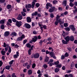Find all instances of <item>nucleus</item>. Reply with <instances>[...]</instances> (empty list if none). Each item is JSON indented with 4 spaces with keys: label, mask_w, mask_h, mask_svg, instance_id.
Returning <instances> with one entry per match:
<instances>
[{
    "label": "nucleus",
    "mask_w": 77,
    "mask_h": 77,
    "mask_svg": "<svg viewBox=\"0 0 77 77\" xmlns=\"http://www.w3.org/2000/svg\"><path fill=\"white\" fill-rule=\"evenodd\" d=\"M60 17V16L57 15L56 17V21L55 22V25H57L59 23L60 24H63L64 22L62 21V20L60 19H59Z\"/></svg>",
    "instance_id": "nucleus-1"
},
{
    "label": "nucleus",
    "mask_w": 77,
    "mask_h": 77,
    "mask_svg": "<svg viewBox=\"0 0 77 77\" xmlns=\"http://www.w3.org/2000/svg\"><path fill=\"white\" fill-rule=\"evenodd\" d=\"M16 25L17 26V27H20V26H21V25H22V22L21 21H16Z\"/></svg>",
    "instance_id": "nucleus-2"
},
{
    "label": "nucleus",
    "mask_w": 77,
    "mask_h": 77,
    "mask_svg": "<svg viewBox=\"0 0 77 77\" xmlns=\"http://www.w3.org/2000/svg\"><path fill=\"white\" fill-rule=\"evenodd\" d=\"M24 38H25V35H24V34H23L22 35L21 37H18L17 39V41H21Z\"/></svg>",
    "instance_id": "nucleus-3"
},
{
    "label": "nucleus",
    "mask_w": 77,
    "mask_h": 77,
    "mask_svg": "<svg viewBox=\"0 0 77 77\" xmlns=\"http://www.w3.org/2000/svg\"><path fill=\"white\" fill-rule=\"evenodd\" d=\"M39 54H36L35 55H32L31 56V58H33V57H34V58H39Z\"/></svg>",
    "instance_id": "nucleus-4"
},
{
    "label": "nucleus",
    "mask_w": 77,
    "mask_h": 77,
    "mask_svg": "<svg viewBox=\"0 0 77 77\" xmlns=\"http://www.w3.org/2000/svg\"><path fill=\"white\" fill-rule=\"evenodd\" d=\"M49 54L50 56L52 57H53L54 59H56V57L54 55V54L53 52H50Z\"/></svg>",
    "instance_id": "nucleus-5"
},
{
    "label": "nucleus",
    "mask_w": 77,
    "mask_h": 77,
    "mask_svg": "<svg viewBox=\"0 0 77 77\" xmlns=\"http://www.w3.org/2000/svg\"><path fill=\"white\" fill-rule=\"evenodd\" d=\"M18 20H21L23 19V16L21 14H20L17 18Z\"/></svg>",
    "instance_id": "nucleus-6"
},
{
    "label": "nucleus",
    "mask_w": 77,
    "mask_h": 77,
    "mask_svg": "<svg viewBox=\"0 0 77 77\" xmlns=\"http://www.w3.org/2000/svg\"><path fill=\"white\" fill-rule=\"evenodd\" d=\"M46 8L47 9H48L49 6H50V7H51H51L52 6V5H51L50 3H47L46 5Z\"/></svg>",
    "instance_id": "nucleus-7"
},
{
    "label": "nucleus",
    "mask_w": 77,
    "mask_h": 77,
    "mask_svg": "<svg viewBox=\"0 0 77 77\" xmlns=\"http://www.w3.org/2000/svg\"><path fill=\"white\" fill-rule=\"evenodd\" d=\"M25 26L27 29H30L31 27L30 25L28 23H25L24 24Z\"/></svg>",
    "instance_id": "nucleus-8"
},
{
    "label": "nucleus",
    "mask_w": 77,
    "mask_h": 77,
    "mask_svg": "<svg viewBox=\"0 0 77 77\" xmlns=\"http://www.w3.org/2000/svg\"><path fill=\"white\" fill-rule=\"evenodd\" d=\"M38 40V37L36 36H35L34 38H33L32 40V42H35V41H36V40Z\"/></svg>",
    "instance_id": "nucleus-9"
},
{
    "label": "nucleus",
    "mask_w": 77,
    "mask_h": 77,
    "mask_svg": "<svg viewBox=\"0 0 77 77\" xmlns=\"http://www.w3.org/2000/svg\"><path fill=\"white\" fill-rule=\"evenodd\" d=\"M19 56V52L17 51L16 52V54L14 55V58H17Z\"/></svg>",
    "instance_id": "nucleus-10"
},
{
    "label": "nucleus",
    "mask_w": 77,
    "mask_h": 77,
    "mask_svg": "<svg viewBox=\"0 0 77 77\" xmlns=\"http://www.w3.org/2000/svg\"><path fill=\"white\" fill-rule=\"evenodd\" d=\"M26 21L28 23H30L32 21V19H31V18L30 17H27V20Z\"/></svg>",
    "instance_id": "nucleus-11"
},
{
    "label": "nucleus",
    "mask_w": 77,
    "mask_h": 77,
    "mask_svg": "<svg viewBox=\"0 0 77 77\" xmlns=\"http://www.w3.org/2000/svg\"><path fill=\"white\" fill-rule=\"evenodd\" d=\"M9 34H10L9 31H6L5 32L4 36H8V35H9Z\"/></svg>",
    "instance_id": "nucleus-12"
},
{
    "label": "nucleus",
    "mask_w": 77,
    "mask_h": 77,
    "mask_svg": "<svg viewBox=\"0 0 77 77\" xmlns=\"http://www.w3.org/2000/svg\"><path fill=\"white\" fill-rule=\"evenodd\" d=\"M54 9H55V7H52V8L49 10V12H50L51 13L53 12V11H54Z\"/></svg>",
    "instance_id": "nucleus-13"
},
{
    "label": "nucleus",
    "mask_w": 77,
    "mask_h": 77,
    "mask_svg": "<svg viewBox=\"0 0 77 77\" xmlns=\"http://www.w3.org/2000/svg\"><path fill=\"white\" fill-rule=\"evenodd\" d=\"M64 39L66 40V42H69V41L70 38L69 36H67L64 38Z\"/></svg>",
    "instance_id": "nucleus-14"
},
{
    "label": "nucleus",
    "mask_w": 77,
    "mask_h": 77,
    "mask_svg": "<svg viewBox=\"0 0 77 77\" xmlns=\"http://www.w3.org/2000/svg\"><path fill=\"white\" fill-rule=\"evenodd\" d=\"M36 2V0H33V2H32V8H33L34 6H35V3Z\"/></svg>",
    "instance_id": "nucleus-15"
},
{
    "label": "nucleus",
    "mask_w": 77,
    "mask_h": 77,
    "mask_svg": "<svg viewBox=\"0 0 77 77\" xmlns=\"http://www.w3.org/2000/svg\"><path fill=\"white\" fill-rule=\"evenodd\" d=\"M70 28L72 30H73V31H74V30H75V28H74V26L72 25H70Z\"/></svg>",
    "instance_id": "nucleus-16"
},
{
    "label": "nucleus",
    "mask_w": 77,
    "mask_h": 77,
    "mask_svg": "<svg viewBox=\"0 0 77 77\" xmlns=\"http://www.w3.org/2000/svg\"><path fill=\"white\" fill-rule=\"evenodd\" d=\"M32 7V5L30 4H28L26 5V8L27 9V8H30Z\"/></svg>",
    "instance_id": "nucleus-17"
},
{
    "label": "nucleus",
    "mask_w": 77,
    "mask_h": 77,
    "mask_svg": "<svg viewBox=\"0 0 77 77\" xmlns=\"http://www.w3.org/2000/svg\"><path fill=\"white\" fill-rule=\"evenodd\" d=\"M11 36H17V33L14 32H11Z\"/></svg>",
    "instance_id": "nucleus-18"
},
{
    "label": "nucleus",
    "mask_w": 77,
    "mask_h": 77,
    "mask_svg": "<svg viewBox=\"0 0 77 77\" xmlns=\"http://www.w3.org/2000/svg\"><path fill=\"white\" fill-rule=\"evenodd\" d=\"M49 60V57H47V56H46L45 59V62H47Z\"/></svg>",
    "instance_id": "nucleus-19"
},
{
    "label": "nucleus",
    "mask_w": 77,
    "mask_h": 77,
    "mask_svg": "<svg viewBox=\"0 0 77 77\" xmlns=\"http://www.w3.org/2000/svg\"><path fill=\"white\" fill-rule=\"evenodd\" d=\"M54 64L55 65H57L59 63V61H57L54 63Z\"/></svg>",
    "instance_id": "nucleus-20"
},
{
    "label": "nucleus",
    "mask_w": 77,
    "mask_h": 77,
    "mask_svg": "<svg viewBox=\"0 0 77 77\" xmlns=\"http://www.w3.org/2000/svg\"><path fill=\"white\" fill-rule=\"evenodd\" d=\"M28 73L29 75H30L32 73V71L31 70H29L28 71Z\"/></svg>",
    "instance_id": "nucleus-21"
},
{
    "label": "nucleus",
    "mask_w": 77,
    "mask_h": 77,
    "mask_svg": "<svg viewBox=\"0 0 77 77\" xmlns=\"http://www.w3.org/2000/svg\"><path fill=\"white\" fill-rule=\"evenodd\" d=\"M11 67V66H7L5 67V69H10V67Z\"/></svg>",
    "instance_id": "nucleus-22"
},
{
    "label": "nucleus",
    "mask_w": 77,
    "mask_h": 77,
    "mask_svg": "<svg viewBox=\"0 0 77 77\" xmlns=\"http://www.w3.org/2000/svg\"><path fill=\"white\" fill-rule=\"evenodd\" d=\"M37 14H38V13L36 12H35L34 13L32 14V16H35L37 15Z\"/></svg>",
    "instance_id": "nucleus-23"
},
{
    "label": "nucleus",
    "mask_w": 77,
    "mask_h": 77,
    "mask_svg": "<svg viewBox=\"0 0 77 77\" xmlns=\"http://www.w3.org/2000/svg\"><path fill=\"white\" fill-rule=\"evenodd\" d=\"M11 5H8L7 7V8L8 9H11Z\"/></svg>",
    "instance_id": "nucleus-24"
},
{
    "label": "nucleus",
    "mask_w": 77,
    "mask_h": 77,
    "mask_svg": "<svg viewBox=\"0 0 77 77\" xmlns=\"http://www.w3.org/2000/svg\"><path fill=\"white\" fill-rule=\"evenodd\" d=\"M54 61V60L53 59H51L49 60V63H48V64H49L50 63H52L53 62V61Z\"/></svg>",
    "instance_id": "nucleus-25"
},
{
    "label": "nucleus",
    "mask_w": 77,
    "mask_h": 77,
    "mask_svg": "<svg viewBox=\"0 0 77 77\" xmlns=\"http://www.w3.org/2000/svg\"><path fill=\"white\" fill-rule=\"evenodd\" d=\"M63 5L65 6H66V1H64L63 3Z\"/></svg>",
    "instance_id": "nucleus-26"
},
{
    "label": "nucleus",
    "mask_w": 77,
    "mask_h": 77,
    "mask_svg": "<svg viewBox=\"0 0 77 77\" xmlns=\"http://www.w3.org/2000/svg\"><path fill=\"white\" fill-rule=\"evenodd\" d=\"M70 41H73L74 40V37H73V36H71L70 38Z\"/></svg>",
    "instance_id": "nucleus-27"
},
{
    "label": "nucleus",
    "mask_w": 77,
    "mask_h": 77,
    "mask_svg": "<svg viewBox=\"0 0 77 77\" xmlns=\"http://www.w3.org/2000/svg\"><path fill=\"white\" fill-rule=\"evenodd\" d=\"M21 14L23 17H25V16L26 15V13H24L23 11L22 12Z\"/></svg>",
    "instance_id": "nucleus-28"
},
{
    "label": "nucleus",
    "mask_w": 77,
    "mask_h": 77,
    "mask_svg": "<svg viewBox=\"0 0 77 77\" xmlns=\"http://www.w3.org/2000/svg\"><path fill=\"white\" fill-rule=\"evenodd\" d=\"M31 51H32V49H30L28 51V54L29 55H30L32 53L31 52Z\"/></svg>",
    "instance_id": "nucleus-29"
},
{
    "label": "nucleus",
    "mask_w": 77,
    "mask_h": 77,
    "mask_svg": "<svg viewBox=\"0 0 77 77\" xmlns=\"http://www.w3.org/2000/svg\"><path fill=\"white\" fill-rule=\"evenodd\" d=\"M8 47L9 45H7L5 43H4V47Z\"/></svg>",
    "instance_id": "nucleus-30"
},
{
    "label": "nucleus",
    "mask_w": 77,
    "mask_h": 77,
    "mask_svg": "<svg viewBox=\"0 0 77 77\" xmlns=\"http://www.w3.org/2000/svg\"><path fill=\"white\" fill-rule=\"evenodd\" d=\"M54 71L55 72H57L59 71V69L57 68L55 69Z\"/></svg>",
    "instance_id": "nucleus-31"
},
{
    "label": "nucleus",
    "mask_w": 77,
    "mask_h": 77,
    "mask_svg": "<svg viewBox=\"0 0 77 77\" xmlns=\"http://www.w3.org/2000/svg\"><path fill=\"white\" fill-rule=\"evenodd\" d=\"M43 68H44L45 69H46V68H47V67H48V66L47 65L45 64L43 66Z\"/></svg>",
    "instance_id": "nucleus-32"
},
{
    "label": "nucleus",
    "mask_w": 77,
    "mask_h": 77,
    "mask_svg": "<svg viewBox=\"0 0 77 77\" xmlns=\"http://www.w3.org/2000/svg\"><path fill=\"white\" fill-rule=\"evenodd\" d=\"M26 46L27 47H29V48H30L31 47V45L29 43H28L26 44Z\"/></svg>",
    "instance_id": "nucleus-33"
},
{
    "label": "nucleus",
    "mask_w": 77,
    "mask_h": 77,
    "mask_svg": "<svg viewBox=\"0 0 77 77\" xmlns=\"http://www.w3.org/2000/svg\"><path fill=\"white\" fill-rule=\"evenodd\" d=\"M56 67H57V68H61V67H62V64H58L57 66H56Z\"/></svg>",
    "instance_id": "nucleus-34"
},
{
    "label": "nucleus",
    "mask_w": 77,
    "mask_h": 77,
    "mask_svg": "<svg viewBox=\"0 0 77 77\" xmlns=\"http://www.w3.org/2000/svg\"><path fill=\"white\" fill-rule=\"evenodd\" d=\"M11 76L12 77H17V76L15 75V73H13L11 74Z\"/></svg>",
    "instance_id": "nucleus-35"
},
{
    "label": "nucleus",
    "mask_w": 77,
    "mask_h": 77,
    "mask_svg": "<svg viewBox=\"0 0 77 77\" xmlns=\"http://www.w3.org/2000/svg\"><path fill=\"white\" fill-rule=\"evenodd\" d=\"M62 42L63 44H67V42L65 41L64 40H63Z\"/></svg>",
    "instance_id": "nucleus-36"
},
{
    "label": "nucleus",
    "mask_w": 77,
    "mask_h": 77,
    "mask_svg": "<svg viewBox=\"0 0 77 77\" xmlns=\"http://www.w3.org/2000/svg\"><path fill=\"white\" fill-rule=\"evenodd\" d=\"M5 53L6 52L5 51H1V53L2 55H5Z\"/></svg>",
    "instance_id": "nucleus-37"
},
{
    "label": "nucleus",
    "mask_w": 77,
    "mask_h": 77,
    "mask_svg": "<svg viewBox=\"0 0 77 77\" xmlns=\"http://www.w3.org/2000/svg\"><path fill=\"white\" fill-rule=\"evenodd\" d=\"M74 4H73L72 2H71L69 4V5L71 6V7H73V6H74Z\"/></svg>",
    "instance_id": "nucleus-38"
},
{
    "label": "nucleus",
    "mask_w": 77,
    "mask_h": 77,
    "mask_svg": "<svg viewBox=\"0 0 77 77\" xmlns=\"http://www.w3.org/2000/svg\"><path fill=\"white\" fill-rule=\"evenodd\" d=\"M9 47V49H8V52L9 53H11V48L10 47Z\"/></svg>",
    "instance_id": "nucleus-39"
},
{
    "label": "nucleus",
    "mask_w": 77,
    "mask_h": 77,
    "mask_svg": "<svg viewBox=\"0 0 77 77\" xmlns=\"http://www.w3.org/2000/svg\"><path fill=\"white\" fill-rule=\"evenodd\" d=\"M0 24H4L5 23V20H1L0 21Z\"/></svg>",
    "instance_id": "nucleus-40"
},
{
    "label": "nucleus",
    "mask_w": 77,
    "mask_h": 77,
    "mask_svg": "<svg viewBox=\"0 0 77 77\" xmlns=\"http://www.w3.org/2000/svg\"><path fill=\"white\" fill-rule=\"evenodd\" d=\"M36 66V64L33 63L32 66V68H35V66Z\"/></svg>",
    "instance_id": "nucleus-41"
},
{
    "label": "nucleus",
    "mask_w": 77,
    "mask_h": 77,
    "mask_svg": "<svg viewBox=\"0 0 77 77\" xmlns=\"http://www.w3.org/2000/svg\"><path fill=\"white\" fill-rule=\"evenodd\" d=\"M71 66L72 68L74 66V62H72V63L71 64Z\"/></svg>",
    "instance_id": "nucleus-42"
},
{
    "label": "nucleus",
    "mask_w": 77,
    "mask_h": 77,
    "mask_svg": "<svg viewBox=\"0 0 77 77\" xmlns=\"http://www.w3.org/2000/svg\"><path fill=\"white\" fill-rule=\"evenodd\" d=\"M14 60H12L11 61V62H9V64L10 65H12V64L14 62Z\"/></svg>",
    "instance_id": "nucleus-43"
},
{
    "label": "nucleus",
    "mask_w": 77,
    "mask_h": 77,
    "mask_svg": "<svg viewBox=\"0 0 77 77\" xmlns=\"http://www.w3.org/2000/svg\"><path fill=\"white\" fill-rule=\"evenodd\" d=\"M65 29L67 31H69V30H70V29H69V28L68 27H67L65 28Z\"/></svg>",
    "instance_id": "nucleus-44"
},
{
    "label": "nucleus",
    "mask_w": 77,
    "mask_h": 77,
    "mask_svg": "<svg viewBox=\"0 0 77 77\" xmlns=\"http://www.w3.org/2000/svg\"><path fill=\"white\" fill-rule=\"evenodd\" d=\"M64 27H68V24L67 23H65L64 24Z\"/></svg>",
    "instance_id": "nucleus-45"
},
{
    "label": "nucleus",
    "mask_w": 77,
    "mask_h": 77,
    "mask_svg": "<svg viewBox=\"0 0 77 77\" xmlns=\"http://www.w3.org/2000/svg\"><path fill=\"white\" fill-rule=\"evenodd\" d=\"M57 1H54L53 2V3L54 4H56V3H57Z\"/></svg>",
    "instance_id": "nucleus-46"
},
{
    "label": "nucleus",
    "mask_w": 77,
    "mask_h": 77,
    "mask_svg": "<svg viewBox=\"0 0 77 77\" xmlns=\"http://www.w3.org/2000/svg\"><path fill=\"white\" fill-rule=\"evenodd\" d=\"M69 55L67 53H66L65 54V57H68Z\"/></svg>",
    "instance_id": "nucleus-47"
},
{
    "label": "nucleus",
    "mask_w": 77,
    "mask_h": 77,
    "mask_svg": "<svg viewBox=\"0 0 77 77\" xmlns=\"http://www.w3.org/2000/svg\"><path fill=\"white\" fill-rule=\"evenodd\" d=\"M37 32H36L35 31H34L33 32V34H34V35H36L37 33Z\"/></svg>",
    "instance_id": "nucleus-48"
},
{
    "label": "nucleus",
    "mask_w": 77,
    "mask_h": 77,
    "mask_svg": "<svg viewBox=\"0 0 77 77\" xmlns=\"http://www.w3.org/2000/svg\"><path fill=\"white\" fill-rule=\"evenodd\" d=\"M45 41H46V40H45V39L43 41H41L39 43H40V44H42V42H45Z\"/></svg>",
    "instance_id": "nucleus-49"
},
{
    "label": "nucleus",
    "mask_w": 77,
    "mask_h": 77,
    "mask_svg": "<svg viewBox=\"0 0 77 77\" xmlns=\"http://www.w3.org/2000/svg\"><path fill=\"white\" fill-rule=\"evenodd\" d=\"M4 28H5V26H4V25H2L1 26V29H4Z\"/></svg>",
    "instance_id": "nucleus-50"
},
{
    "label": "nucleus",
    "mask_w": 77,
    "mask_h": 77,
    "mask_svg": "<svg viewBox=\"0 0 77 77\" xmlns=\"http://www.w3.org/2000/svg\"><path fill=\"white\" fill-rule=\"evenodd\" d=\"M27 65H28V63H24L23 64V66H27Z\"/></svg>",
    "instance_id": "nucleus-51"
},
{
    "label": "nucleus",
    "mask_w": 77,
    "mask_h": 77,
    "mask_svg": "<svg viewBox=\"0 0 77 77\" xmlns=\"http://www.w3.org/2000/svg\"><path fill=\"white\" fill-rule=\"evenodd\" d=\"M65 32H63L62 34V36H63L64 37H65Z\"/></svg>",
    "instance_id": "nucleus-52"
},
{
    "label": "nucleus",
    "mask_w": 77,
    "mask_h": 77,
    "mask_svg": "<svg viewBox=\"0 0 77 77\" xmlns=\"http://www.w3.org/2000/svg\"><path fill=\"white\" fill-rule=\"evenodd\" d=\"M50 16L51 18H53V17H54V15H53V14H51Z\"/></svg>",
    "instance_id": "nucleus-53"
},
{
    "label": "nucleus",
    "mask_w": 77,
    "mask_h": 77,
    "mask_svg": "<svg viewBox=\"0 0 77 77\" xmlns=\"http://www.w3.org/2000/svg\"><path fill=\"white\" fill-rule=\"evenodd\" d=\"M3 65V62L2 61H0V66H2Z\"/></svg>",
    "instance_id": "nucleus-54"
},
{
    "label": "nucleus",
    "mask_w": 77,
    "mask_h": 77,
    "mask_svg": "<svg viewBox=\"0 0 77 77\" xmlns=\"http://www.w3.org/2000/svg\"><path fill=\"white\" fill-rule=\"evenodd\" d=\"M12 21L13 22H14L15 23L16 22L17 20H15V18H13L12 19Z\"/></svg>",
    "instance_id": "nucleus-55"
},
{
    "label": "nucleus",
    "mask_w": 77,
    "mask_h": 77,
    "mask_svg": "<svg viewBox=\"0 0 77 77\" xmlns=\"http://www.w3.org/2000/svg\"><path fill=\"white\" fill-rule=\"evenodd\" d=\"M27 69H29L30 68V65H28L27 66Z\"/></svg>",
    "instance_id": "nucleus-56"
},
{
    "label": "nucleus",
    "mask_w": 77,
    "mask_h": 77,
    "mask_svg": "<svg viewBox=\"0 0 77 77\" xmlns=\"http://www.w3.org/2000/svg\"><path fill=\"white\" fill-rule=\"evenodd\" d=\"M5 2V0H0V2L1 3H4Z\"/></svg>",
    "instance_id": "nucleus-57"
},
{
    "label": "nucleus",
    "mask_w": 77,
    "mask_h": 77,
    "mask_svg": "<svg viewBox=\"0 0 77 77\" xmlns=\"http://www.w3.org/2000/svg\"><path fill=\"white\" fill-rule=\"evenodd\" d=\"M69 77H73V75L72 74H69Z\"/></svg>",
    "instance_id": "nucleus-58"
},
{
    "label": "nucleus",
    "mask_w": 77,
    "mask_h": 77,
    "mask_svg": "<svg viewBox=\"0 0 77 77\" xmlns=\"http://www.w3.org/2000/svg\"><path fill=\"white\" fill-rule=\"evenodd\" d=\"M43 27L45 29H47V26L46 25L43 26Z\"/></svg>",
    "instance_id": "nucleus-59"
},
{
    "label": "nucleus",
    "mask_w": 77,
    "mask_h": 77,
    "mask_svg": "<svg viewBox=\"0 0 77 77\" xmlns=\"http://www.w3.org/2000/svg\"><path fill=\"white\" fill-rule=\"evenodd\" d=\"M36 6L37 8H38L39 6V4L38 3H37L36 4Z\"/></svg>",
    "instance_id": "nucleus-60"
},
{
    "label": "nucleus",
    "mask_w": 77,
    "mask_h": 77,
    "mask_svg": "<svg viewBox=\"0 0 77 77\" xmlns=\"http://www.w3.org/2000/svg\"><path fill=\"white\" fill-rule=\"evenodd\" d=\"M62 69H63V70H65V66H63L62 67Z\"/></svg>",
    "instance_id": "nucleus-61"
},
{
    "label": "nucleus",
    "mask_w": 77,
    "mask_h": 77,
    "mask_svg": "<svg viewBox=\"0 0 77 77\" xmlns=\"http://www.w3.org/2000/svg\"><path fill=\"white\" fill-rule=\"evenodd\" d=\"M5 51H7L8 50V47L5 48Z\"/></svg>",
    "instance_id": "nucleus-62"
},
{
    "label": "nucleus",
    "mask_w": 77,
    "mask_h": 77,
    "mask_svg": "<svg viewBox=\"0 0 77 77\" xmlns=\"http://www.w3.org/2000/svg\"><path fill=\"white\" fill-rule=\"evenodd\" d=\"M71 72V70H68L66 71V73H70Z\"/></svg>",
    "instance_id": "nucleus-63"
},
{
    "label": "nucleus",
    "mask_w": 77,
    "mask_h": 77,
    "mask_svg": "<svg viewBox=\"0 0 77 77\" xmlns=\"http://www.w3.org/2000/svg\"><path fill=\"white\" fill-rule=\"evenodd\" d=\"M44 75L45 77H48V74H45Z\"/></svg>",
    "instance_id": "nucleus-64"
}]
</instances>
